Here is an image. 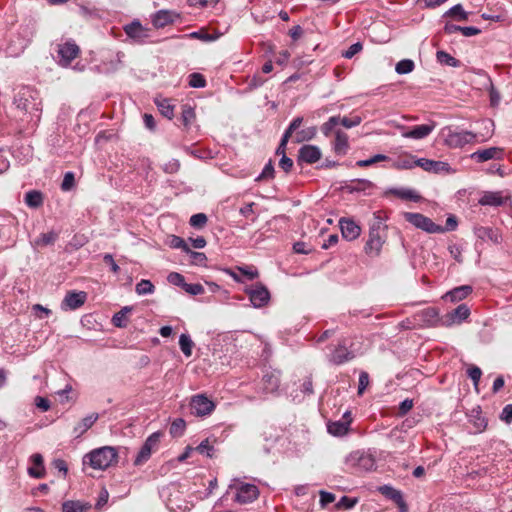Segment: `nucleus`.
Returning <instances> with one entry per match:
<instances>
[{
  "label": "nucleus",
  "instance_id": "nucleus-18",
  "mask_svg": "<svg viewBox=\"0 0 512 512\" xmlns=\"http://www.w3.org/2000/svg\"><path fill=\"white\" fill-rule=\"evenodd\" d=\"M378 491L386 498L392 500L401 510V512H407V505L403 499L401 491L393 488L389 485H383L378 488Z\"/></svg>",
  "mask_w": 512,
  "mask_h": 512
},
{
  "label": "nucleus",
  "instance_id": "nucleus-64",
  "mask_svg": "<svg viewBox=\"0 0 512 512\" xmlns=\"http://www.w3.org/2000/svg\"><path fill=\"white\" fill-rule=\"evenodd\" d=\"M500 418L506 423L512 421V404H508L503 408Z\"/></svg>",
  "mask_w": 512,
  "mask_h": 512
},
{
  "label": "nucleus",
  "instance_id": "nucleus-26",
  "mask_svg": "<svg viewBox=\"0 0 512 512\" xmlns=\"http://www.w3.org/2000/svg\"><path fill=\"white\" fill-rule=\"evenodd\" d=\"M472 292V287L469 285H463L454 288L453 290L447 292L444 295L445 300H449L451 302H457L464 298H466Z\"/></svg>",
  "mask_w": 512,
  "mask_h": 512
},
{
  "label": "nucleus",
  "instance_id": "nucleus-15",
  "mask_svg": "<svg viewBox=\"0 0 512 512\" xmlns=\"http://www.w3.org/2000/svg\"><path fill=\"white\" fill-rule=\"evenodd\" d=\"M87 299V293L84 291L68 292L61 303V308L65 311L75 310L81 307Z\"/></svg>",
  "mask_w": 512,
  "mask_h": 512
},
{
  "label": "nucleus",
  "instance_id": "nucleus-38",
  "mask_svg": "<svg viewBox=\"0 0 512 512\" xmlns=\"http://www.w3.org/2000/svg\"><path fill=\"white\" fill-rule=\"evenodd\" d=\"M263 383H264V390L266 392H274L278 389L280 380L279 378L274 374H266L263 377Z\"/></svg>",
  "mask_w": 512,
  "mask_h": 512
},
{
  "label": "nucleus",
  "instance_id": "nucleus-14",
  "mask_svg": "<svg viewBox=\"0 0 512 512\" xmlns=\"http://www.w3.org/2000/svg\"><path fill=\"white\" fill-rule=\"evenodd\" d=\"M351 422V413L347 411L343 414L342 419L329 422L327 424V430L331 435L341 437L347 434Z\"/></svg>",
  "mask_w": 512,
  "mask_h": 512
},
{
  "label": "nucleus",
  "instance_id": "nucleus-36",
  "mask_svg": "<svg viewBox=\"0 0 512 512\" xmlns=\"http://www.w3.org/2000/svg\"><path fill=\"white\" fill-rule=\"evenodd\" d=\"M172 21V16L168 11H158L153 17V24L158 28L164 27Z\"/></svg>",
  "mask_w": 512,
  "mask_h": 512
},
{
  "label": "nucleus",
  "instance_id": "nucleus-6",
  "mask_svg": "<svg viewBox=\"0 0 512 512\" xmlns=\"http://www.w3.org/2000/svg\"><path fill=\"white\" fill-rule=\"evenodd\" d=\"M477 140V134L471 131L455 132L449 130L445 137V144L450 148H462L466 144L473 143Z\"/></svg>",
  "mask_w": 512,
  "mask_h": 512
},
{
  "label": "nucleus",
  "instance_id": "nucleus-62",
  "mask_svg": "<svg viewBox=\"0 0 512 512\" xmlns=\"http://www.w3.org/2000/svg\"><path fill=\"white\" fill-rule=\"evenodd\" d=\"M369 384V375L367 372H361L359 375L358 394L361 395Z\"/></svg>",
  "mask_w": 512,
  "mask_h": 512
},
{
  "label": "nucleus",
  "instance_id": "nucleus-35",
  "mask_svg": "<svg viewBox=\"0 0 512 512\" xmlns=\"http://www.w3.org/2000/svg\"><path fill=\"white\" fill-rule=\"evenodd\" d=\"M390 192L404 200L418 202L421 199V196L411 189H392Z\"/></svg>",
  "mask_w": 512,
  "mask_h": 512
},
{
  "label": "nucleus",
  "instance_id": "nucleus-45",
  "mask_svg": "<svg viewBox=\"0 0 512 512\" xmlns=\"http://www.w3.org/2000/svg\"><path fill=\"white\" fill-rule=\"evenodd\" d=\"M415 64L410 59H403L396 64L395 70L398 74H408L414 70Z\"/></svg>",
  "mask_w": 512,
  "mask_h": 512
},
{
  "label": "nucleus",
  "instance_id": "nucleus-20",
  "mask_svg": "<svg viewBox=\"0 0 512 512\" xmlns=\"http://www.w3.org/2000/svg\"><path fill=\"white\" fill-rule=\"evenodd\" d=\"M321 151L317 146L304 145L299 149L298 162L313 164L321 158Z\"/></svg>",
  "mask_w": 512,
  "mask_h": 512
},
{
  "label": "nucleus",
  "instance_id": "nucleus-19",
  "mask_svg": "<svg viewBox=\"0 0 512 512\" xmlns=\"http://www.w3.org/2000/svg\"><path fill=\"white\" fill-rule=\"evenodd\" d=\"M417 317L423 325L429 327L442 326V317H439V313L436 308L428 307L423 309L417 314Z\"/></svg>",
  "mask_w": 512,
  "mask_h": 512
},
{
  "label": "nucleus",
  "instance_id": "nucleus-37",
  "mask_svg": "<svg viewBox=\"0 0 512 512\" xmlns=\"http://www.w3.org/2000/svg\"><path fill=\"white\" fill-rule=\"evenodd\" d=\"M132 308L130 307H124L119 312H117L113 318L112 323L114 326L123 328L127 325V314L131 312Z\"/></svg>",
  "mask_w": 512,
  "mask_h": 512
},
{
  "label": "nucleus",
  "instance_id": "nucleus-39",
  "mask_svg": "<svg viewBox=\"0 0 512 512\" xmlns=\"http://www.w3.org/2000/svg\"><path fill=\"white\" fill-rule=\"evenodd\" d=\"M436 58L442 64H445V65H448L451 67H459L460 66V61L445 51H437Z\"/></svg>",
  "mask_w": 512,
  "mask_h": 512
},
{
  "label": "nucleus",
  "instance_id": "nucleus-46",
  "mask_svg": "<svg viewBox=\"0 0 512 512\" xmlns=\"http://www.w3.org/2000/svg\"><path fill=\"white\" fill-rule=\"evenodd\" d=\"M87 507L80 502L66 501L62 505V512H85Z\"/></svg>",
  "mask_w": 512,
  "mask_h": 512
},
{
  "label": "nucleus",
  "instance_id": "nucleus-57",
  "mask_svg": "<svg viewBox=\"0 0 512 512\" xmlns=\"http://www.w3.org/2000/svg\"><path fill=\"white\" fill-rule=\"evenodd\" d=\"M362 44L360 42L352 44L347 50L342 52V56L347 59H351L357 53L362 50Z\"/></svg>",
  "mask_w": 512,
  "mask_h": 512
},
{
  "label": "nucleus",
  "instance_id": "nucleus-5",
  "mask_svg": "<svg viewBox=\"0 0 512 512\" xmlns=\"http://www.w3.org/2000/svg\"><path fill=\"white\" fill-rule=\"evenodd\" d=\"M346 465L360 471H371L375 467V460L369 454L355 451L347 456Z\"/></svg>",
  "mask_w": 512,
  "mask_h": 512
},
{
  "label": "nucleus",
  "instance_id": "nucleus-63",
  "mask_svg": "<svg viewBox=\"0 0 512 512\" xmlns=\"http://www.w3.org/2000/svg\"><path fill=\"white\" fill-rule=\"evenodd\" d=\"M196 450L204 454L206 453L208 457H212L211 451L213 450V447L210 446L208 439L203 440L197 447Z\"/></svg>",
  "mask_w": 512,
  "mask_h": 512
},
{
  "label": "nucleus",
  "instance_id": "nucleus-8",
  "mask_svg": "<svg viewBox=\"0 0 512 512\" xmlns=\"http://www.w3.org/2000/svg\"><path fill=\"white\" fill-rule=\"evenodd\" d=\"M354 357V353L348 349V340L344 338L333 348L328 356V360L334 365H341L352 360Z\"/></svg>",
  "mask_w": 512,
  "mask_h": 512
},
{
  "label": "nucleus",
  "instance_id": "nucleus-22",
  "mask_svg": "<svg viewBox=\"0 0 512 512\" xmlns=\"http://www.w3.org/2000/svg\"><path fill=\"white\" fill-rule=\"evenodd\" d=\"M125 33L136 42H143L148 37L147 29L142 27L138 21H134L124 28Z\"/></svg>",
  "mask_w": 512,
  "mask_h": 512
},
{
  "label": "nucleus",
  "instance_id": "nucleus-41",
  "mask_svg": "<svg viewBox=\"0 0 512 512\" xmlns=\"http://www.w3.org/2000/svg\"><path fill=\"white\" fill-rule=\"evenodd\" d=\"M185 427V420L182 418H177L172 422L169 432L173 437H180L183 435Z\"/></svg>",
  "mask_w": 512,
  "mask_h": 512
},
{
  "label": "nucleus",
  "instance_id": "nucleus-3",
  "mask_svg": "<svg viewBox=\"0 0 512 512\" xmlns=\"http://www.w3.org/2000/svg\"><path fill=\"white\" fill-rule=\"evenodd\" d=\"M384 242L385 230L378 223L370 228L369 237L364 247L365 253L371 257L378 256Z\"/></svg>",
  "mask_w": 512,
  "mask_h": 512
},
{
  "label": "nucleus",
  "instance_id": "nucleus-7",
  "mask_svg": "<svg viewBox=\"0 0 512 512\" xmlns=\"http://www.w3.org/2000/svg\"><path fill=\"white\" fill-rule=\"evenodd\" d=\"M57 54L59 57V64L63 67H67L79 56L80 48L74 41L68 40L63 44L58 45Z\"/></svg>",
  "mask_w": 512,
  "mask_h": 512
},
{
  "label": "nucleus",
  "instance_id": "nucleus-56",
  "mask_svg": "<svg viewBox=\"0 0 512 512\" xmlns=\"http://www.w3.org/2000/svg\"><path fill=\"white\" fill-rule=\"evenodd\" d=\"M373 186L372 182L366 179L353 180L351 185L352 191L365 190Z\"/></svg>",
  "mask_w": 512,
  "mask_h": 512
},
{
  "label": "nucleus",
  "instance_id": "nucleus-11",
  "mask_svg": "<svg viewBox=\"0 0 512 512\" xmlns=\"http://www.w3.org/2000/svg\"><path fill=\"white\" fill-rule=\"evenodd\" d=\"M259 497V489L254 484L241 483L237 486L235 501L239 504H249Z\"/></svg>",
  "mask_w": 512,
  "mask_h": 512
},
{
  "label": "nucleus",
  "instance_id": "nucleus-55",
  "mask_svg": "<svg viewBox=\"0 0 512 512\" xmlns=\"http://www.w3.org/2000/svg\"><path fill=\"white\" fill-rule=\"evenodd\" d=\"M75 185V177H74V174L72 172H67L65 175H64V178H63V181H62V184H61V189L63 191H69L71 190Z\"/></svg>",
  "mask_w": 512,
  "mask_h": 512
},
{
  "label": "nucleus",
  "instance_id": "nucleus-32",
  "mask_svg": "<svg viewBox=\"0 0 512 512\" xmlns=\"http://www.w3.org/2000/svg\"><path fill=\"white\" fill-rule=\"evenodd\" d=\"M348 149V136L338 130L335 134L334 150L338 154H345Z\"/></svg>",
  "mask_w": 512,
  "mask_h": 512
},
{
  "label": "nucleus",
  "instance_id": "nucleus-48",
  "mask_svg": "<svg viewBox=\"0 0 512 512\" xmlns=\"http://www.w3.org/2000/svg\"><path fill=\"white\" fill-rule=\"evenodd\" d=\"M341 124V117L340 116H332L328 119L327 122H325L322 127H321V130L322 132L327 136L329 135L332 130L337 126Z\"/></svg>",
  "mask_w": 512,
  "mask_h": 512
},
{
  "label": "nucleus",
  "instance_id": "nucleus-49",
  "mask_svg": "<svg viewBox=\"0 0 512 512\" xmlns=\"http://www.w3.org/2000/svg\"><path fill=\"white\" fill-rule=\"evenodd\" d=\"M208 221V218L206 214L204 213H197L191 216L190 218V225L194 228L201 229L203 228Z\"/></svg>",
  "mask_w": 512,
  "mask_h": 512
},
{
  "label": "nucleus",
  "instance_id": "nucleus-23",
  "mask_svg": "<svg viewBox=\"0 0 512 512\" xmlns=\"http://www.w3.org/2000/svg\"><path fill=\"white\" fill-rule=\"evenodd\" d=\"M435 128V123L414 126L409 131L403 132L402 136L412 139H423L427 137Z\"/></svg>",
  "mask_w": 512,
  "mask_h": 512
},
{
  "label": "nucleus",
  "instance_id": "nucleus-13",
  "mask_svg": "<svg viewBox=\"0 0 512 512\" xmlns=\"http://www.w3.org/2000/svg\"><path fill=\"white\" fill-rule=\"evenodd\" d=\"M470 315V309L466 304H460L451 312L442 316V326L450 327L454 324H460Z\"/></svg>",
  "mask_w": 512,
  "mask_h": 512
},
{
  "label": "nucleus",
  "instance_id": "nucleus-33",
  "mask_svg": "<svg viewBox=\"0 0 512 512\" xmlns=\"http://www.w3.org/2000/svg\"><path fill=\"white\" fill-rule=\"evenodd\" d=\"M25 203L31 208H38L43 204V196L40 191L31 190L25 195Z\"/></svg>",
  "mask_w": 512,
  "mask_h": 512
},
{
  "label": "nucleus",
  "instance_id": "nucleus-60",
  "mask_svg": "<svg viewBox=\"0 0 512 512\" xmlns=\"http://www.w3.org/2000/svg\"><path fill=\"white\" fill-rule=\"evenodd\" d=\"M356 503H357L356 498H350L347 496H343L340 499V501L338 502L337 506L340 508L351 509L356 505Z\"/></svg>",
  "mask_w": 512,
  "mask_h": 512
},
{
  "label": "nucleus",
  "instance_id": "nucleus-12",
  "mask_svg": "<svg viewBox=\"0 0 512 512\" xmlns=\"http://www.w3.org/2000/svg\"><path fill=\"white\" fill-rule=\"evenodd\" d=\"M252 305L256 308L264 307L270 300L268 289L261 283H257L247 290Z\"/></svg>",
  "mask_w": 512,
  "mask_h": 512
},
{
  "label": "nucleus",
  "instance_id": "nucleus-40",
  "mask_svg": "<svg viewBox=\"0 0 512 512\" xmlns=\"http://www.w3.org/2000/svg\"><path fill=\"white\" fill-rule=\"evenodd\" d=\"M180 349L186 357H190L192 354V348L194 346L193 341L187 334H181L179 338Z\"/></svg>",
  "mask_w": 512,
  "mask_h": 512
},
{
  "label": "nucleus",
  "instance_id": "nucleus-1",
  "mask_svg": "<svg viewBox=\"0 0 512 512\" xmlns=\"http://www.w3.org/2000/svg\"><path fill=\"white\" fill-rule=\"evenodd\" d=\"M118 454L115 448L104 446L85 455L83 463H89L94 469L105 470L117 462Z\"/></svg>",
  "mask_w": 512,
  "mask_h": 512
},
{
  "label": "nucleus",
  "instance_id": "nucleus-31",
  "mask_svg": "<svg viewBox=\"0 0 512 512\" xmlns=\"http://www.w3.org/2000/svg\"><path fill=\"white\" fill-rule=\"evenodd\" d=\"M416 162H417V159H415L414 156H412L411 154H405L403 156H400L397 160H395L393 162L392 166L395 169L408 170V169H412V168L416 167L417 166Z\"/></svg>",
  "mask_w": 512,
  "mask_h": 512
},
{
  "label": "nucleus",
  "instance_id": "nucleus-44",
  "mask_svg": "<svg viewBox=\"0 0 512 512\" xmlns=\"http://www.w3.org/2000/svg\"><path fill=\"white\" fill-rule=\"evenodd\" d=\"M195 119L194 109L189 105H184L182 108L181 120L183 125L188 128L192 121Z\"/></svg>",
  "mask_w": 512,
  "mask_h": 512
},
{
  "label": "nucleus",
  "instance_id": "nucleus-16",
  "mask_svg": "<svg viewBox=\"0 0 512 512\" xmlns=\"http://www.w3.org/2000/svg\"><path fill=\"white\" fill-rule=\"evenodd\" d=\"M470 157L478 163H483L491 159L500 160L503 158V149L500 147H490L477 150L473 152Z\"/></svg>",
  "mask_w": 512,
  "mask_h": 512
},
{
  "label": "nucleus",
  "instance_id": "nucleus-42",
  "mask_svg": "<svg viewBox=\"0 0 512 512\" xmlns=\"http://www.w3.org/2000/svg\"><path fill=\"white\" fill-rule=\"evenodd\" d=\"M155 290L150 280L142 279L136 284L135 291L138 295L152 294Z\"/></svg>",
  "mask_w": 512,
  "mask_h": 512
},
{
  "label": "nucleus",
  "instance_id": "nucleus-43",
  "mask_svg": "<svg viewBox=\"0 0 512 512\" xmlns=\"http://www.w3.org/2000/svg\"><path fill=\"white\" fill-rule=\"evenodd\" d=\"M316 135V128L315 127H308L306 129H303L301 131H298L295 135V142L301 143L304 141H308L312 139Z\"/></svg>",
  "mask_w": 512,
  "mask_h": 512
},
{
  "label": "nucleus",
  "instance_id": "nucleus-10",
  "mask_svg": "<svg viewBox=\"0 0 512 512\" xmlns=\"http://www.w3.org/2000/svg\"><path fill=\"white\" fill-rule=\"evenodd\" d=\"M160 437L161 433L155 432L146 439L134 460V465H141L150 458L152 451L158 446L160 442Z\"/></svg>",
  "mask_w": 512,
  "mask_h": 512
},
{
  "label": "nucleus",
  "instance_id": "nucleus-21",
  "mask_svg": "<svg viewBox=\"0 0 512 512\" xmlns=\"http://www.w3.org/2000/svg\"><path fill=\"white\" fill-rule=\"evenodd\" d=\"M474 233L477 238L481 240H490L495 244H499L502 241V235L498 229L492 227L478 226L474 228Z\"/></svg>",
  "mask_w": 512,
  "mask_h": 512
},
{
  "label": "nucleus",
  "instance_id": "nucleus-9",
  "mask_svg": "<svg viewBox=\"0 0 512 512\" xmlns=\"http://www.w3.org/2000/svg\"><path fill=\"white\" fill-rule=\"evenodd\" d=\"M190 407L194 415L203 417L214 411L215 404L205 395L198 394L191 398Z\"/></svg>",
  "mask_w": 512,
  "mask_h": 512
},
{
  "label": "nucleus",
  "instance_id": "nucleus-50",
  "mask_svg": "<svg viewBox=\"0 0 512 512\" xmlns=\"http://www.w3.org/2000/svg\"><path fill=\"white\" fill-rule=\"evenodd\" d=\"M189 85L193 88H202L206 85V80L199 73H192L189 76Z\"/></svg>",
  "mask_w": 512,
  "mask_h": 512
},
{
  "label": "nucleus",
  "instance_id": "nucleus-2",
  "mask_svg": "<svg viewBox=\"0 0 512 512\" xmlns=\"http://www.w3.org/2000/svg\"><path fill=\"white\" fill-rule=\"evenodd\" d=\"M14 102L18 109L30 114L37 113L36 116L39 118V113L42 110V102L37 90L29 86L22 87L15 97Z\"/></svg>",
  "mask_w": 512,
  "mask_h": 512
},
{
  "label": "nucleus",
  "instance_id": "nucleus-58",
  "mask_svg": "<svg viewBox=\"0 0 512 512\" xmlns=\"http://www.w3.org/2000/svg\"><path fill=\"white\" fill-rule=\"evenodd\" d=\"M183 289L188 294L194 295V296L195 295H200V294L204 293V287L201 284H199V283H195V284H188V283H186Z\"/></svg>",
  "mask_w": 512,
  "mask_h": 512
},
{
  "label": "nucleus",
  "instance_id": "nucleus-51",
  "mask_svg": "<svg viewBox=\"0 0 512 512\" xmlns=\"http://www.w3.org/2000/svg\"><path fill=\"white\" fill-rule=\"evenodd\" d=\"M446 14L452 17H457L459 20H466L468 17L467 13L463 10V7L460 4L450 8Z\"/></svg>",
  "mask_w": 512,
  "mask_h": 512
},
{
  "label": "nucleus",
  "instance_id": "nucleus-53",
  "mask_svg": "<svg viewBox=\"0 0 512 512\" xmlns=\"http://www.w3.org/2000/svg\"><path fill=\"white\" fill-rule=\"evenodd\" d=\"M274 166L270 160L264 167L262 173L256 178V181H262L266 179H272L274 177Z\"/></svg>",
  "mask_w": 512,
  "mask_h": 512
},
{
  "label": "nucleus",
  "instance_id": "nucleus-27",
  "mask_svg": "<svg viewBox=\"0 0 512 512\" xmlns=\"http://www.w3.org/2000/svg\"><path fill=\"white\" fill-rule=\"evenodd\" d=\"M99 415L97 413H92L86 417H84L75 427L74 433L76 437H80L83 435L88 429H90L94 423L98 420Z\"/></svg>",
  "mask_w": 512,
  "mask_h": 512
},
{
  "label": "nucleus",
  "instance_id": "nucleus-61",
  "mask_svg": "<svg viewBox=\"0 0 512 512\" xmlns=\"http://www.w3.org/2000/svg\"><path fill=\"white\" fill-rule=\"evenodd\" d=\"M303 118L302 117H296L293 119V121L290 123L286 131L284 132L285 135L291 137L292 133L296 131L302 124Z\"/></svg>",
  "mask_w": 512,
  "mask_h": 512
},
{
  "label": "nucleus",
  "instance_id": "nucleus-59",
  "mask_svg": "<svg viewBox=\"0 0 512 512\" xmlns=\"http://www.w3.org/2000/svg\"><path fill=\"white\" fill-rule=\"evenodd\" d=\"M362 121L360 116H352V117H343L341 118V125L345 128H352L358 126Z\"/></svg>",
  "mask_w": 512,
  "mask_h": 512
},
{
  "label": "nucleus",
  "instance_id": "nucleus-4",
  "mask_svg": "<svg viewBox=\"0 0 512 512\" xmlns=\"http://www.w3.org/2000/svg\"><path fill=\"white\" fill-rule=\"evenodd\" d=\"M404 218L407 222L427 233H443L444 228L434 223L430 218L420 213L406 212Z\"/></svg>",
  "mask_w": 512,
  "mask_h": 512
},
{
  "label": "nucleus",
  "instance_id": "nucleus-17",
  "mask_svg": "<svg viewBox=\"0 0 512 512\" xmlns=\"http://www.w3.org/2000/svg\"><path fill=\"white\" fill-rule=\"evenodd\" d=\"M339 225H340L342 236L346 240L352 241V240L357 239L360 236L361 228L352 219L341 218L339 220Z\"/></svg>",
  "mask_w": 512,
  "mask_h": 512
},
{
  "label": "nucleus",
  "instance_id": "nucleus-47",
  "mask_svg": "<svg viewBox=\"0 0 512 512\" xmlns=\"http://www.w3.org/2000/svg\"><path fill=\"white\" fill-rule=\"evenodd\" d=\"M169 246L175 249H182L184 252H190V248L185 240L179 236L172 235L169 240Z\"/></svg>",
  "mask_w": 512,
  "mask_h": 512
},
{
  "label": "nucleus",
  "instance_id": "nucleus-52",
  "mask_svg": "<svg viewBox=\"0 0 512 512\" xmlns=\"http://www.w3.org/2000/svg\"><path fill=\"white\" fill-rule=\"evenodd\" d=\"M467 374L469 378L473 381L474 386L477 387L482 375L481 369L475 365H471L467 370Z\"/></svg>",
  "mask_w": 512,
  "mask_h": 512
},
{
  "label": "nucleus",
  "instance_id": "nucleus-24",
  "mask_svg": "<svg viewBox=\"0 0 512 512\" xmlns=\"http://www.w3.org/2000/svg\"><path fill=\"white\" fill-rule=\"evenodd\" d=\"M416 165L428 172H440L447 169L448 164L442 161H434L425 158L417 159Z\"/></svg>",
  "mask_w": 512,
  "mask_h": 512
},
{
  "label": "nucleus",
  "instance_id": "nucleus-34",
  "mask_svg": "<svg viewBox=\"0 0 512 512\" xmlns=\"http://www.w3.org/2000/svg\"><path fill=\"white\" fill-rule=\"evenodd\" d=\"M58 238V233L50 231L48 233H42L37 239L34 240V245L37 247H44L54 244Z\"/></svg>",
  "mask_w": 512,
  "mask_h": 512
},
{
  "label": "nucleus",
  "instance_id": "nucleus-25",
  "mask_svg": "<svg viewBox=\"0 0 512 512\" xmlns=\"http://www.w3.org/2000/svg\"><path fill=\"white\" fill-rule=\"evenodd\" d=\"M31 462L33 463L34 467H30L28 469V473L31 477L40 479L45 474L44 469V460L41 454L35 453L31 456Z\"/></svg>",
  "mask_w": 512,
  "mask_h": 512
},
{
  "label": "nucleus",
  "instance_id": "nucleus-54",
  "mask_svg": "<svg viewBox=\"0 0 512 512\" xmlns=\"http://www.w3.org/2000/svg\"><path fill=\"white\" fill-rule=\"evenodd\" d=\"M167 280L170 284L184 288L186 282L184 276L177 272L169 273Z\"/></svg>",
  "mask_w": 512,
  "mask_h": 512
},
{
  "label": "nucleus",
  "instance_id": "nucleus-28",
  "mask_svg": "<svg viewBox=\"0 0 512 512\" xmlns=\"http://www.w3.org/2000/svg\"><path fill=\"white\" fill-rule=\"evenodd\" d=\"M470 422L475 427L476 433L483 432L486 429L487 420L482 415V413L480 411V407L472 409L471 414H470Z\"/></svg>",
  "mask_w": 512,
  "mask_h": 512
},
{
  "label": "nucleus",
  "instance_id": "nucleus-30",
  "mask_svg": "<svg viewBox=\"0 0 512 512\" xmlns=\"http://www.w3.org/2000/svg\"><path fill=\"white\" fill-rule=\"evenodd\" d=\"M155 104L158 107L160 113L168 118L172 119L174 116V106L171 104V100L167 98H156Z\"/></svg>",
  "mask_w": 512,
  "mask_h": 512
},
{
  "label": "nucleus",
  "instance_id": "nucleus-29",
  "mask_svg": "<svg viewBox=\"0 0 512 512\" xmlns=\"http://www.w3.org/2000/svg\"><path fill=\"white\" fill-rule=\"evenodd\" d=\"M479 203L484 206L498 207L504 204V199L499 192H487L481 197Z\"/></svg>",
  "mask_w": 512,
  "mask_h": 512
}]
</instances>
